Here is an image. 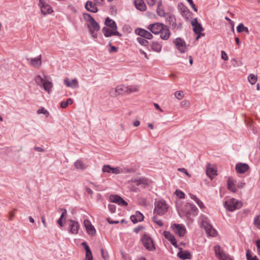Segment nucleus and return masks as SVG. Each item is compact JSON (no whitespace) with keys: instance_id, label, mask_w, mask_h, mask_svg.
I'll return each instance as SVG.
<instances>
[{"instance_id":"nucleus-1","label":"nucleus","mask_w":260,"mask_h":260,"mask_svg":"<svg viewBox=\"0 0 260 260\" xmlns=\"http://www.w3.org/2000/svg\"><path fill=\"white\" fill-rule=\"evenodd\" d=\"M34 80L37 85L42 87L48 94L51 93L53 85L51 81L47 79L46 75H44V78L40 75H37L35 77Z\"/></svg>"},{"instance_id":"nucleus-2","label":"nucleus","mask_w":260,"mask_h":260,"mask_svg":"<svg viewBox=\"0 0 260 260\" xmlns=\"http://www.w3.org/2000/svg\"><path fill=\"white\" fill-rule=\"evenodd\" d=\"M169 208V206L165 201L158 200L156 201L154 204L153 212L157 215H163L168 211Z\"/></svg>"},{"instance_id":"nucleus-3","label":"nucleus","mask_w":260,"mask_h":260,"mask_svg":"<svg viewBox=\"0 0 260 260\" xmlns=\"http://www.w3.org/2000/svg\"><path fill=\"white\" fill-rule=\"evenodd\" d=\"M109 93L111 97L127 94V86L123 84L117 85L116 87L111 88Z\"/></svg>"},{"instance_id":"nucleus-4","label":"nucleus","mask_w":260,"mask_h":260,"mask_svg":"<svg viewBox=\"0 0 260 260\" xmlns=\"http://www.w3.org/2000/svg\"><path fill=\"white\" fill-rule=\"evenodd\" d=\"M243 205L241 202L235 199L232 198L224 203L225 207L230 211H233L235 210L240 209Z\"/></svg>"},{"instance_id":"nucleus-5","label":"nucleus","mask_w":260,"mask_h":260,"mask_svg":"<svg viewBox=\"0 0 260 260\" xmlns=\"http://www.w3.org/2000/svg\"><path fill=\"white\" fill-rule=\"evenodd\" d=\"M83 18L88 22V26L90 32H91L92 30L98 31L100 29L99 25L90 15L85 13L83 14Z\"/></svg>"},{"instance_id":"nucleus-6","label":"nucleus","mask_w":260,"mask_h":260,"mask_svg":"<svg viewBox=\"0 0 260 260\" xmlns=\"http://www.w3.org/2000/svg\"><path fill=\"white\" fill-rule=\"evenodd\" d=\"M176 48L181 53H184L187 50L186 42L180 38H177L174 41Z\"/></svg>"},{"instance_id":"nucleus-7","label":"nucleus","mask_w":260,"mask_h":260,"mask_svg":"<svg viewBox=\"0 0 260 260\" xmlns=\"http://www.w3.org/2000/svg\"><path fill=\"white\" fill-rule=\"evenodd\" d=\"M215 255L219 260H233L230 256L224 252L219 245L214 246Z\"/></svg>"},{"instance_id":"nucleus-8","label":"nucleus","mask_w":260,"mask_h":260,"mask_svg":"<svg viewBox=\"0 0 260 260\" xmlns=\"http://www.w3.org/2000/svg\"><path fill=\"white\" fill-rule=\"evenodd\" d=\"M80 224L78 221L72 219L69 221L68 231L70 233L77 235L78 234Z\"/></svg>"},{"instance_id":"nucleus-9","label":"nucleus","mask_w":260,"mask_h":260,"mask_svg":"<svg viewBox=\"0 0 260 260\" xmlns=\"http://www.w3.org/2000/svg\"><path fill=\"white\" fill-rule=\"evenodd\" d=\"M202 226L204 228L206 233L209 236L212 237L216 236L217 234L216 231L213 228L212 226L208 221L203 220L202 221Z\"/></svg>"},{"instance_id":"nucleus-10","label":"nucleus","mask_w":260,"mask_h":260,"mask_svg":"<svg viewBox=\"0 0 260 260\" xmlns=\"http://www.w3.org/2000/svg\"><path fill=\"white\" fill-rule=\"evenodd\" d=\"M39 5L41 12L44 15L51 14L53 11L52 7L45 0H39Z\"/></svg>"},{"instance_id":"nucleus-11","label":"nucleus","mask_w":260,"mask_h":260,"mask_svg":"<svg viewBox=\"0 0 260 260\" xmlns=\"http://www.w3.org/2000/svg\"><path fill=\"white\" fill-rule=\"evenodd\" d=\"M142 241L144 247L148 250L155 249L153 241L149 236L144 235L142 239Z\"/></svg>"},{"instance_id":"nucleus-12","label":"nucleus","mask_w":260,"mask_h":260,"mask_svg":"<svg viewBox=\"0 0 260 260\" xmlns=\"http://www.w3.org/2000/svg\"><path fill=\"white\" fill-rule=\"evenodd\" d=\"M172 228L173 232L180 237L184 236L186 233L185 228L182 224L174 223L172 225Z\"/></svg>"},{"instance_id":"nucleus-13","label":"nucleus","mask_w":260,"mask_h":260,"mask_svg":"<svg viewBox=\"0 0 260 260\" xmlns=\"http://www.w3.org/2000/svg\"><path fill=\"white\" fill-rule=\"evenodd\" d=\"M165 25L160 23H155L150 24L148 26L147 28L154 34H158L161 30H163V27Z\"/></svg>"},{"instance_id":"nucleus-14","label":"nucleus","mask_w":260,"mask_h":260,"mask_svg":"<svg viewBox=\"0 0 260 260\" xmlns=\"http://www.w3.org/2000/svg\"><path fill=\"white\" fill-rule=\"evenodd\" d=\"M109 199L111 202L117 203L119 205L123 206L127 205V203L122 198L118 195H111L110 196Z\"/></svg>"},{"instance_id":"nucleus-15","label":"nucleus","mask_w":260,"mask_h":260,"mask_svg":"<svg viewBox=\"0 0 260 260\" xmlns=\"http://www.w3.org/2000/svg\"><path fill=\"white\" fill-rule=\"evenodd\" d=\"M27 60L31 66L38 69L39 68L42 64L41 55L37 56V57L27 58Z\"/></svg>"},{"instance_id":"nucleus-16","label":"nucleus","mask_w":260,"mask_h":260,"mask_svg":"<svg viewBox=\"0 0 260 260\" xmlns=\"http://www.w3.org/2000/svg\"><path fill=\"white\" fill-rule=\"evenodd\" d=\"M191 24L196 34H200L203 30V28L201 24L199 23L197 18H193L191 21Z\"/></svg>"},{"instance_id":"nucleus-17","label":"nucleus","mask_w":260,"mask_h":260,"mask_svg":"<svg viewBox=\"0 0 260 260\" xmlns=\"http://www.w3.org/2000/svg\"><path fill=\"white\" fill-rule=\"evenodd\" d=\"M183 212L186 214L195 215L196 214L197 208L193 205L190 203H187L183 209Z\"/></svg>"},{"instance_id":"nucleus-18","label":"nucleus","mask_w":260,"mask_h":260,"mask_svg":"<svg viewBox=\"0 0 260 260\" xmlns=\"http://www.w3.org/2000/svg\"><path fill=\"white\" fill-rule=\"evenodd\" d=\"M84 225L89 235L93 236L95 234V230L89 220L87 219L84 220Z\"/></svg>"},{"instance_id":"nucleus-19","label":"nucleus","mask_w":260,"mask_h":260,"mask_svg":"<svg viewBox=\"0 0 260 260\" xmlns=\"http://www.w3.org/2000/svg\"><path fill=\"white\" fill-rule=\"evenodd\" d=\"M103 32L106 37H110L112 35L121 36V35L117 31V30H112L111 28H109L108 27H104L103 28Z\"/></svg>"},{"instance_id":"nucleus-20","label":"nucleus","mask_w":260,"mask_h":260,"mask_svg":"<svg viewBox=\"0 0 260 260\" xmlns=\"http://www.w3.org/2000/svg\"><path fill=\"white\" fill-rule=\"evenodd\" d=\"M136 32L143 38H145L146 39H151L153 37L152 35L149 31L141 29L139 28L136 30Z\"/></svg>"},{"instance_id":"nucleus-21","label":"nucleus","mask_w":260,"mask_h":260,"mask_svg":"<svg viewBox=\"0 0 260 260\" xmlns=\"http://www.w3.org/2000/svg\"><path fill=\"white\" fill-rule=\"evenodd\" d=\"M178 7L182 16H183L185 18L187 19L190 17L191 13L187 9V8L184 6V4L182 3L179 4Z\"/></svg>"},{"instance_id":"nucleus-22","label":"nucleus","mask_w":260,"mask_h":260,"mask_svg":"<svg viewBox=\"0 0 260 260\" xmlns=\"http://www.w3.org/2000/svg\"><path fill=\"white\" fill-rule=\"evenodd\" d=\"M63 81L66 85L68 87L76 88L79 86L78 81L76 79H73L70 81L69 79L67 78L64 79Z\"/></svg>"},{"instance_id":"nucleus-23","label":"nucleus","mask_w":260,"mask_h":260,"mask_svg":"<svg viewBox=\"0 0 260 260\" xmlns=\"http://www.w3.org/2000/svg\"><path fill=\"white\" fill-rule=\"evenodd\" d=\"M164 235L165 238L174 246V247L176 248L178 247V246L177 244V241L173 235H172L170 232L165 231L164 232Z\"/></svg>"},{"instance_id":"nucleus-24","label":"nucleus","mask_w":260,"mask_h":260,"mask_svg":"<svg viewBox=\"0 0 260 260\" xmlns=\"http://www.w3.org/2000/svg\"><path fill=\"white\" fill-rule=\"evenodd\" d=\"M180 251L178 253V256L182 259H190L191 257V253L187 250H182V248L179 247Z\"/></svg>"},{"instance_id":"nucleus-25","label":"nucleus","mask_w":260,"mask_h":260,"mask_svg":"<svg viewBox=\"0 0 260 260\" xmlns=\"http://www.w3.org/2000/svg\"><path fill=\"white\" fill-rule=\"evenodd\" d=\"M160 34V37L164 40H167L170 37L171 32L169 27L167 25H165L163 30L159 32Z\"/></svg>"},{"instance_id":"nucleus-26","label":"nucleus","mask_w":260,"mask_h":260,"mask_svg":"<svg viewBox=\"0 0 260 260\" xmlns=\"http://www.w3.org/2000/svg\"><path fill=\"white\" fill-rule=\"evenodd\" d=\"M249 169V166L246 164L239 163L236 166V170L239 173H244Z\"/></svg>"},{"instance_id":"nucleus-27","label":"nucleus","mask_w":260,"mask_h":260,"mask_svg":"<svg viewBox=\"0 0 260 260\" xmlns=\"http://www.w3.org/2000/svg\"><path fill=\"white\" fill-rule=\"evenodd\" d=\"M62 213L60 218L57 220V223L61 226H64L63 221H65L67 217V211L65 209H61Z\"/></svg>"},{"instance_id":"nucleus-28","label":"nucleus","mask_w":260,"mask_h":260,"mask_svg":"<svg viewBox=\"0 0 260 260\" xmlns=\"http://www.w3.org/2000/svg\"><path fill=\"white\" fill-rule=\"evenodd\" d=\"M217 171L213 168L211 167L210 165H208L206 169V173L207 176L211 179L217 175Z\"/></svg>"},{"instance_id":"nucleus-29","label":"nucleus","mask_w":260,"mask_h":260,"mask_svg":"<svg viewBox=\"0 0 260 260\" xmlns=\"http://www.w3.org/2000/svg\"><path fill=\"white\" fill-rule=\"evenodd\" d=\"M131 172V170L128 169H122L120 167H116L112 168V173L115 174H119L121 173H126Z\"/></svg>"},{"instance_id":"nucleus-30","label":"nucleus","mask_w":260,"mask_h":260,"mask_svg":"<svg viewBox=\"0 0 260 260\" xmlns=\"http://www.w3.org/2000/svg\"><path fill=\"white\" fill-rule=\"evenodd\" d=\"M105 23L106 25V27L111 28L113 30H117V26L115 22L112 19H110L108 17L106 19Z\"/></svg>"},{"instance_id":"nucleus-31","label":"nucleus","mask_w":260,"mask_h":260,"mask_svg":"<svg viewBox=\"0 0 260 260\" xmlns=\"http://www.w3.org/2000/svg\"><path fill=\"white\" fill-rule=\"evenodd\" d=\"M85 8L87 10L90 11L91 12H96L98 11V9L95 7V4L91 2H87L85 4Z\"/></svg>"},{"instance_id":"nucleus-32","label":"nucleus","mask_w":260,"mask_h":260,"mask_svg":"<svg viewBox=\"0 0 260 260\" xmlns=\"http://www.w3.org/2000/svg\"><path fill=\"white\" fill-rule=\"evenodd\" d=\"M135 4L137 9L142 11L146 10V5L143 0H135Z\"/></svg>"},{"instance_id":"nucleus-33","label":"nucleus","mask_w":260,"mask_h":260,"mask_svg":"<svg viewBox=\"0 0 260 260\" xmlns=\"http://www.w3.org/2000/svg\"><path fill=\"white\" fill-rule=\"evenodd\" d=\"M228 188L233 192H236L237 191L235 186V182L231 178H229L228 180Z\"/></svg>"},{"instance_id":"nucleus-34","label":"nucleus","mask_w":260,"mask_h":260,"mask_svg":"<svg viewBox=\"0 0 260 260\" xmlns=\"http://www.w3.org/2000/svg\"><path fill=\"white\" fill-rule=\"evenodd\" d=\"M151 47L154 51L159 52L161 50L162 45L157 42H152Z\"/></svg>"},{"instance_id":"nucleus-35","label":"nucleus","mask_w":260,"mask_h":260,"mask_svg":"<svg viewBox=\"0 0 260 260\" xmlns=\"http://www.w3.org/2000/svg\"><path fill=\"white\" fill-rule=\"evenodd\" d=\"M74 166L77 169L80 170H84L87 167L86 165L81 160L76 161L74 163Z\"/></svg>"},{"instance_id":"nucleus-36","label":"nucleus","mask_w":260,"mask_h":260,"mask_svg":"<svg viewBox=\"0 0 260 260\" xmlns=\"http://www.w3.org/2000/svg\"><path fill=\"white\" fill-rule=\"evenodd\" d=\"M237 30L239 33L245 32L247 34H249V31L247 27H245L243 23H240L237 27Z\"/></svg>"},{"instance_id":"nucleus-37","label":"nucleus","mask_w":260,"mask_h":260,"mask_svg":"<svg viewBox=\"0 0 260 260\" xmlns=\"http://www.w3.org/2000/svg\"><path fill=\"white\" fill-rule=\"evenodd\" d=\"M139 86L136 85H132L127 86V94L132 92H136L139 91Z\"/></svg>"},{"instance_id":"nucleus-38","label":"nucleus","mask_w":260,"mask_h":260,"mask_svg":"<svg viewBox=\"0 0 260 260\" xmlns=\"http://www.w3.org/2000/svg\"><path fill=\"white\" fill-rule=\"evenodd\" d=\"M157 13L158 16L164 17L165 16V12L161 6V3L159 2L157 5Z\"/></svg>"},{"instance_id":"nucleus-39","label":"nucleus","mask_w":260,"mask_h":260,"mask_svg":"<svg viewBox=\"0 0 260 260\" xmlns=\"http://www.w3.org/2000/svg\"><path fill=\"white\" fill-rule=\"evenodd\" d=\"M248 80L249 82L251 84L253 85V84H254L256 82V81L257 80V76L254 75L253 74H251L248 76Z\"/></svg>"},{"instance_id":"nucleus-40","label":"nucleus","mask_w":260,"mask_h":260,"mask_svg":"<svg viewBox=\"0 0 260 260\" xmlns=\"http://www.w3.org/2000/svg\"><path fill=\"white\" fill-rule=\"evenodd\" d=\"M189 196L190 198L197 203L200 208H202L204 207L203 203L196 196L192 194H189Z\"/></svg>"},{"instance_id":"nucleus-41","label":"nucleus","mask_w":260,"mask_h":260,"mask_svg":"<svg viewBox=\"0 0 260 260\" xmlns=\"http://www.w3.org/2000/svg\"><path fill=\"white\" fill-rule=\"evenodd\" d=\"M137 41L140 44L142 45H144L145 46H147L148 45V41L145 40L144 38H143L142 37H138L137 38Z\"/></svg>"},{"instance_id":"nucleus-42","label":"nucleus","mask_w":260,"mask_h":260,"mask_svg":"<svg viewBox=\"0 0 260 260\" xmlns=\"http://www.w3.org/2000/svg\"><path fill=\"white\" fill-rule=\"evenodd\" d=\"M152 220L154 223L157 224L159 226H162L163 225V222L162 221L156 216H154L152 217Z\"/></svg>"},{"instance_id":"nucleus-43","label":"nucleus","mask_w":260,"mask_h":260,"mask_svg":"<svg viewBox=\"0 0 260 260\" xmlns=\"http://www.w3.org/2000/svg\"><path fill=\"white\" fill-rule=\"evenodd\" d=\"M143 216L142 214L139 213V218L137 219L135 216H131V219L134 223H136L138 221H140L143 219Z\"/></svg>"},{"instance_id":"nucleus-44","label":"nucleus","mask_w":260,"mask_h":260,"mask_svg":"<svg viewBox=\"0 0 260 260\" xmlns=\"http://www.w3.org/2000/svg\"><path fill=\"white\" fill-rule=\"evenodd\" d=\"M254 224L257 228L260 229V215H257L254 219Z\"/></svg>"},{"instance_id":"nucleus-45","label":"nucleus","mask_w":260,"mask_h":260,"mask_svg":"<svg viewBox=\"0 0 260 260\" xmlns=\"http://www.w3.org/2000/svg\"><path fill=\"white\" fill-rule=\"evenodd\" d=\"M84 260H93L92 254L90 249L86 251V255Z\"/></svg>"},{"instance_id":"nucleus-46","label":"nucleus","mask_w":260,"mask_h":260,"mask_svg":"<svg viewBox=\"0 0 260 260\" xmlns=\"http://www.w3.org/2000/svg\"><path fill=\"white\" fill-rule=\"evenodd\" d=\"M37 113L38 114H43L46 117H48L49 115L48 111L47 110H46L44 108H42L41 109H39L37 111Z\"/></svg>"},{"instance_id":"nucleus-47","label":"nucleus","mask_w":260,"mask_h":260,"mask_svg":"<svg viewBox=\"0 0 260 260\" xmlns=\"http://www.w3.org/2000/svg\"><path fill=\"white\" fill-rule=\"evenodd\" d=\"M112 167L109 165H105L103 166L102 171L103 172H106L108 173H112Z\"/></svg>"},{"instance_id":"nucleus-48","label":"nucleus","mask_w":260,"mask_h":260,"mask_svg":"<svg viewBox=\"0 0 260 260\" xmlns=\"http://www.w3.org/2000/svg\"><path fill=\"white\" fill-rule=\"evenodd\" d=\"M175 97L179 100H181L184 96L183 92L182 91H177L175 93Z\"/></svg>"},{"instance_id":"nucleus-49","label":"nucleus","mask_w":260,"mask_h":260,"mask_svg":"<svg viewBox=\"0 0 260 260\" xmlns=\"http://www.w3.org/2000/svg\"><path fill=\"white\" fill-rule=\"evenodd\" d=\"M175 193L180 199H183L185 197V194L180 190H176Z\"/></svg>"},{"instance_id":"nucleus-50","label":"nucleus","mask_w":260,"mask_h":260,"mask_svg":"<svg viewBox=\"0 0 260 260\" xmlns=\"http://www.w3.org/2000/svg\"><path fill=\"white\" fill-rule=\"evenodd\" d=\"M139 204L142 206H147L148 205V202L145 199L142 198L140 199Z\"/></svg>"},{"instance_id":"nucleus-51","label":"nucleus","mask_w":260,"mask_h":260,"mask_svg":"<svg viewBox=\"0 0 260 260\" xmlns=\"http://www.w3.org/2000/svg\"><path fill=\"white\" fill-rule=\"evenodd\" d=\"M108 208L111 213H114L116 211V206L114 205L109 204Z\"/></svg>"},{"instance_id":"nucleus-52","label":"nucleus","mask_w":260,"mask_h":260,"mask_svg":"<svg viewBox=\"0 0 260 260\" xmlns=\"http://www.w3.org/2000/svg\"><path fill=\"white\" fill-rule=\"evenodd\" d=\"M221 58L224 60H228L229 59L228 56L224 51H221Z\"/></svg>"},{"instance_id":"nucleus-53","label":"nucleus","mask_w":260,"mask_h":260,"mask_svg":"<svg viewBox=\"0 0 260 260\" xmlns=\"http://www.w3.org/2000/svg\"><path fill=\"white\" fill-rule=\"evenodd\" d=\"M246 257L247 260H254L251 255L250 251L249 249L246 251Z\"/></svg>"},{"instance_id":"nucleus-54","label":"nucleus","mask_w":260,"mask_h":260,"mask_svg":"<svg viewBox=\"0 0 260 260\" xmlns=\"http://www.w3.org/2000/svg\"><path fill=\"white\" fill-rule=\"evenodd\" d=\"M178 171L185 173L189 177H190V175L188 173L187 170H186L185 168H179L178 169Z\"/></svg>"},{"instance_id":"nucleus-55","label":"nucleus","mask_w":260,"mask_h":260,"mask_svg":"<svg viewBox=\"0 0 260 260\" xmlns=\"http://www.w3.org/2000/svg\"><path fill=\"white\" fill-rule=\"evenodd\" d=\"M110 48L109 50V52L110 53L117 52V48H116L115 47H114L113 46H111V44H110Z\"/></svg>"},{"instance_id":"nucleus-56","label":"nucleus","mask_w":260,"mask_h":260,"mask_svg":"<svg viewBox=\"0 0 260 260\" xmlns=\"http://www.w3.org/2000/svg\"><path fill=\"white\" fill-rule=\"evenodd\" d=\"M157 0H146V2L148 5L152 6L155 5Z\"/></svg>"},{"instance_id":"nucleus-57","label":"nucleus","mask_w":260,"mask_h":260,"mask_svg":"<svg viewBox=\"0 0 260 260\" xmlns=\"http://www.w3.org/2000/svg\"><path fill=\"white\" fill-rule=\"evenodd\" d=\"M256 245L258 253L260 255V239H258L256 241Z\"/></svg>"},{"instance_id":"nucleus-58","label":"nucleus","mask_w":260,"mask_h":260,"mask_svg":"<svg viewBox=\"0 0 260 260\" xmlns=\"http://www.w3.org/2000/svg\"><path fill=\"white\" fill-rule=\"evenodd\" d=\"M81 245L84 247L85 251L90 250L89 247L85 242H82Z\"/></svg>"},{"instance_id":"nucleus-59","label":"nucleus","mask_w":260,"mask_h":260,"mask_svg":"<svg viewBox=\"0 0 260 260\" xmlns=\"http://www.w3.org/2000/svg\"><path fill=\"white\" fill-rule=\"evenodd\" d=\"M189 4H190L191 7L192 8V9L195 11L197 12L198 10L197 7H196L195 5L194 4L193 1H191L190 2H189Z\"/></svg>"},{"instance_id":"nucleus-60","label":"nucleus","mask_w":260,"mask_h":260,"mask_svg":"<svg viewBox=\"0 0 260 260\" xmlns=\"http://www.w3.org/2000/svg\"><path fill=\"white\" fill-rule=\"evenodd\" d=\"M181 104L183 106L188 107L189 105V102L188 101L184 100L181 102Z\"/></svg>"},{"instance_id":"nucleus-61","label":"nucleus","mask_w":260,"mask_h":260,"mask_svg":"<svg viewBox=\"0 0 260 260\" xmlns=\"http://www.w3.org/2000/svg\"><path fill=\"white\" fill-rule=\"evenodd\" d=\"M101 252L103 258L105 259H107L108 258L107 252L105 253L103 249H101Z\"/></svg>"},{"instance_id":"nucleus-62","label":"nucleus","mask_w":260,"mask_h":260,"mask_svg":"<svg viewBox=\"0 0 260 260\" xmlns=\"http://www.w3.org/2000/svg\"><path fill=\"white\" fill-rule=\"evenodd\" d=\"M9 220H12L13 219L14 216H15V213L13 211H11L9 212Z\"/></svg>"},{"instance_id":"nucleus-63","label":"nucleus","mask_w":260,"mask_h":260,"mask_svg":"<svg viewBox=\"0 0 260 260\" xmlns=\"http://www.w3.org/2000/svg\"><path fill=\"white\" fill-rule=\"evenodd\" d=\"M68 106V105L66 101H62L60 103V107L62 108H66Z\"/></svg>"},{"instance_id":"nucleus-64","label":"nucleus","mask_w":260,"mask_h":260,"mask_svg":"<svg viewBox=\"0 0 260 260\" xmlns=\"http://www.w3.org/2000/svg\"><path fill=\"white\" fill-rule=\"evenodd\" d=\"M245 183L244 182L241 181L238 183V184H237V186L238 188H242L245 186Z\"/></svg>"}]
</instances>
